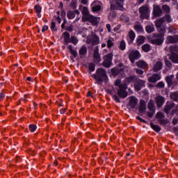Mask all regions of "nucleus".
Returning a JSON list of instances; mask_svg holds the SVG:
<instances>
[{"instance_id": "1", "label": "nucleus", "mask_w": 178, "mask_h": 178, "mask_svg": "<svg viewBox=\"0 0 178 178\" xmlns=\"http://www.w3.org/2000/svg\"><path fill=\"white\" fill-rule=\"evenodd\" d=\"M92 79H94L96 84H102V83H108L109 79H108V75H106V70L103 68H99L96 70L95 74L91 75Z\"/></svg>"}, {"instance_id": "2", "label": "nucleus", "mask_w": 178, "mask_h": 178, "mask_svg": "<svg viewBox=\"0 0 178 178\" xmlns=\"http://www.w3.org/2000/svg\"><path fill=\"white\" fill-rule=\"evenodd\" d=\"M115 86L116 87H119V89L118 90V95L120 98H126L127 97V91L126 90L127 89V85L125 83H122V81L120 79H117L115 81Z\"/></svg>"}, {"instance_id": "3", "label": "nucleus", "mask_w": 178, "mask_h": 178, "mask_svg": "<svg viewBox=\"0 0 178 178\" xmlns=\"http://www.w3.org/2000/svg\"><path fill=\"white\" fill-rule=\"evenodd\" d=\"M127 108L129 111L137 109V106H138V99H137V97L135 96H130L127 98Z\"/></svg>"}, {"instance_id": "4", "label": "nucleus", "mask_w": 178, "mask_h": 178, "mask_svg": "<svg viewBox=\"0 0 178 178\" xmlns=\"http://www.w3.org/2000/svg\"><path fill=\"white\" fill-rule=\"evenodd\" d=\"M103 59V66L107 68L111 67V66H112V60H113V54H107L106 55L104 56Z\"/></svg>"}, {"instance_id": "5", "label": "nucleus", "mask_w": 178, "mask_h": 178, "mask_svg": "<svg viewBox=\"0 0 178 178\" xmlns=\"http://www.w3.org/2000/svg\"><path fill=\"white\" fill-rule=\"evenodd\" d=\"M139 15L140 19H148L149 17V8H148V6H142L139 8Z\"/></svg>"}, {"instance_id": "6", "label": "nucleus", "mask_w": 178, "mask_h": 178, "mask_svg": "<svg viewBox=\"0 0 178 178\" xmlns=\"http://www.w3.org/2000/svg\"><path fill=\"white\" fill-rule=\"evenodd\" d=\"M163 37L161 36V35L158 33H154L153 35V39L150 40L151 44H153V45H162L163 44L164 41Z\"/></svg>"}, {"instance_id": "7", "label": "nucleus", "mask_w": 178, "mask_h": 178, "mask_svg": "<svg viewBox=\"0 0 178 178\" xmlns=\"http://www.w3.org/2000/svg\"><path fill=\"white\" fill-rule=\"evenodd\" d=\"M163 67V60L162 59L158 58L154 61L152 70L155 73L162 70Z\"/></svg>"}, {"instance_id": "8", "label": "nucleus", "mask_w": 178, "mask_h": 178, "mask_svg": "<svg viewBox=\"0 0 178 178\" xmlns=\"http://www.w3.org/2000/svg\"><path fill=\"white\" fill-rule=\"evenodd\" d=\"M82 22H89V23H90L92 26H98V23H99V17H95L92 15H90Z\"/></svg>"}, {"instance_id": "9", "label": "nucleus", "mask_w": 178, "mask_h": 178, "mask_svg": "<svg viewBox=\"0 0 178 178\" xmlns=\"http://www.w3.org/2000/svg\"><path fill=\"white\" fill-rule=\"evenodd\" d=\"M140 58H141V54L138 50H133L129 53V59L131 63H134Z\"/></svg>"}, {"instance_id": "10", "label": "nucleus", "mask_w": 178, "mask_h": 178, "mask_svg": "<svg viewBox=\"0 0 178 178\" xmlns=\"http://www.w3.org/2000/svg\"><path fill=\"white\" fill-rule=\"evenodd\" d=\"M147 109L150 111L149 112H147V116L149 118H152L154 115H155V102L154 100L150 99L148 105H147Z\"/></svg>"}, {"instance_id": "11", "label": "nucleus", "mask_w": 178, "mask_h": 178, "mask_svg": "<svg viewBox=\"0 0 178 178\" xmlns=\"http://www.w3.org/2000/svg\"><path fill=\"white\" fill-rule=\"evenodd\" d=\"M123 2H124V0H119L116 2V6H115V5L113 4H111L110 8L111 9V10H115L116 9L118 10L123 11L124 10V8H123Z\"/></svg>"}, {"instance_id": "12", "label": "nucleus", "mask_w": 178, "mask_h": 178, "mask_svg": "<svg viewBox=\"0 0 178 178\" xmlns=\"http://www.w3.org/2000/svg\"><path fill=\"white\" fill-rule=\"evenodd\" d=\"M134 87L136 91H140L141 88H144V87H145V81H143L136 78V81H135Z\"/></svg>"}, {"instance_id": "13", "label": "nucleus", "mask_w": 178, "mask_h": 178, "mask_svg": "<svg viewBox=\"0 0 178 178\" xmlns=\"http://www.w3.org/2000/svg\"><path fill=\"white\" fill-rule=\"evenodd\" d=\"M87 42L92 45H98L99 44V37L96 34L92 35L90 38L88 39Z\"/></svg>"}, {"instance_id": "14", "label": "nucleus", "mask_w": 178, "mask_h": 178, "mask_svg": "<svg viewBox=\"0 0 178 178\" xmlns=\"http://www.w3.org/2000/svg\"><path fill=\"white\" fill-rule=\"evenodd\" d=\"M134 40H136V33H134V31L130 30L127 35V40L128 44L129 45L133 44V42H134Z\"/></svg>"}, {"instance_id": "15", "label": "nucleus", "mask_w": 178, "mask_h": 178, "mask_svg": "<svg viewBox=\"0 0 178 178\" xmlns=\"http://www.w3.org/2000/svg\"><path fill=\"white\" fill-rule=\"evenodd\" d=\"M92 6V12H99L102 9V3L99 1H95Z\"/></svg>"}, {"instance_id": "16", "label": "nucleus", "mask_w": 178, "mask_h": 178, "mask_svg": "<svg viewBox=\"0 0 178 178\" xmlns=\"http://www.w3.org/2000/svg\"><path fill=\"white\" fill-rule=\"evenodd\" d=\"M166 42L167 44H176V42H178V35H175L174 36L168 35Z\"/></svg>"}, {"instance_id": "17", "label": "nucleus", "mask_w": 178, "mask_h": 178, "mask_svg": "<svg viewBox=\"0 0 178 178\" xmlns=\"http://www.w3.org/2000/svg\"><path fill=\"white\" fill-rule=\"evenodd\" d=\"M172 108H175V103L172 102H168L164 108L165 113H167V115H168V113H170V111H172Z\"/></svg>"}, {"instance_id": "18", "label": "nucleus", "mask_w": 178, "mask_h": 178, "mask_svg": "<svg viewBox=\"0 0 178 178\" xmlns=\"http://www.w3.org/2000/svg\"><path fill=\"white\" fill-rule=\"evenodd\" d=\"M76 15H80V11H79L78 10H75L74 11L70 10L67 13V17L70 20H72V19H74V17H76Z\"/></svg>"}, {"instance_id": "19", "label": "nucleus", "mask_w": 178, "mask_h": 178, "mask_svg": "<svg viewBox=\"0 0 178 178\" xmlns=\"http://www.w3.org/2000/svg\"><path fill=\"white\" fill-rule=\"evenodd\" d=\"M158 108H161L165 104V98L162 96H157L155 98Z\"/></svg>"}, {"instance_id": "20", "label": "nucleus", "mask_w": 178, "mask_h": 178, "mask_svg": "<svg viewBox=\"0 0 178 178\" xmlns=\"http://www.w3.org/2000/svg\"><path fill=\"white\" fill-rule=\"evenodd\" d=\"M153 15L156 17H159L162 15V9L159 6H154L153 9Z\"/></svg>"}, {"instance_id": "21", "label": "nucleus", "mask_w": 178, "mask_h": 178, "mask_svg": "<svg viewBox=\"0 0 178 178\" xmlns=\"http://www.w3.org/2000/svg\"><path fill=\"white\" fill-rule=\"evenodd\" d=\"M136 66L140 69H148V63L143 60H139L138 62H136Z\"/></svg>"}, {"instance_id": "22", "label": "nucleus", "mask_w": 178, "mask_h": 178, "mask_svg": "<svg viewBox=\"0 0 178 178\" xmlns=\"http://www.w3.org/2000/svg\"><path fill=\"white\" fill-rule=\"evenodd\" d=\"M136 80L137 77H136V76H131L129 77L125 78L122 84H126L127 86V85L130 84V83H136Z\"/></svg>"}, {"instance_id": "23", "label": "nucleus", "mask_w": 178, "mask_h": 178, "mask_svg": "<svg viewBox=\"0 0 178 178\" xmlns=\"http://www.w3.org/2000/svg\"><path fill=\"white\" fill-rule=\"evenodd\" d=\"M161 79V74H154L152 76L148 79L149 83H156Z\"/></svg>"}, {"instance_id": "24", "label": "nucleus", "mask_w": 178, "mask_h": 178, "mask_svg": "<svg viewBox=\"0 0 178 178\" xmlns=\"http://www.w3.org/2000/svg\"><path fill=\"white\" fill-rule=\"evenodd\" d=\"M90 11L88 10V8L83 7L82 9V21L85 19L86 18L90 16Z\"/></svg>"}, {"instance_id": "25", "label": "nucleus", "mask_w": 178, "mask_h": 178, "mask_svg": "<svg viewBox=\"0 0 178 178\" xmlns=\"http://www.w3.org/2000/svg\"><path fill=\"white\" fill-rule=\"evenodd\" d=\"M138 109H139V112L140 113L145 112V109H147V106H145V101L141 100L140 102V105H139Z\"/></svg>"}, {"instance_id": "26", "label": "nucleus", "mask_w": 178, "mask_h": 178, "mask_svg": "<svg viewBox=\"0 0 178 178\" xmlns=\"http://www.w3.org/2000/svg\"><path fill=\"white\" fill-rule=\"evenodd\" d=\"M87 47L86 46H82L81 49H79V56L80 58H84L85 55H87Z\"/></svg>"}, {"instance_id": "27", "label": "nucleus", "mask_w": 178, "mask_h": 178, "mask_svg": "<svg viewBox=\"0 0 178 178\" xmlns=\"http://www.w3.org/2000/svg\"><path fill=\"white\" fill-rule=\"evenodd\" d=\"M157 31L159 33H157L160 37H165V33H166V28L165 26H160L157 28Z\"/></svg>"}, {"instance_id": "28", "label": "nucleus", "mask_w": 178, "mask_h": 178, "mask_svg": "<svg viewBox=\"0 0 178 178\" xmlns=\"http://www.w3.org/2000/svg\"><path fill=\"white\" fill-rule=\"evenodd\" d=\"M63 40L65 42V44H70V33H69L68 32H64L63 33Z\"/></svg>"}, {"instance_id": "29", "label": "nucleus", "mask_w": 178, "mask_h": 178, "mask_svg": "<svg viewBox=\"0 0 178 178\" xmlns=\"http://www.w3.org/2000/svg\"><path fill=\"white\" fill-rule=\"evenodd\" d=\"M106 42H107V48H108V49H111L112 47H115V39H113V38H108Z\"/></svg>"}, {"instance_id": "30", "label": "nucleus", "mask_w": 178, "mask_h": 178, "mask_svg": "<svg viewBox=\"0 0 178 178\" xmlns=\"http://www.w3.org/2000/svg\"><path fill=\"white\" fill-rule=\"evenodd\" d=\"M170 60L172 63H178V54H171L170 55Z\"/></svg>"}, {"instance_id": "31", "label": "nucleus", "mask_w": 178, "mask_h": 178, "mask_svg": "<svg viewBox=\"0 0 178 178\" xmlns=\"http://www.w3.org/2000/svg\"><path fill=\"white\" fill-rule=\"evenodd\" d=\"M134 29L137 33H143L144 31V29H143V26L140 23L136 24Z\"/></svg>"}, {"instance_id": "32", "label": "nucleus", "mask_w": 178, "mask_h": 178, "mask_svg": "<svg viewBox=\"0 0 178 178\" xmlns=\"http://www.w3.org/2000/svg\"><path fill=\"white\" fill-rule=\"evenodd\" d=\"M34 10L36 12V15L38 17H41V10H42V8L40 5H35L34 6Z\"/></svg>"}, {"instance_id": "33", "label": "nucleus", "mask_w": 178, "mask_h": 178, "mask_svg": "<svg viewBox=\"0 0 178 178\" xmlns=\"http://www.w3.org/2000/svg\"><path fill=\"white\" fill-rule=\"evenodd\" d=\"M70 54L74 56V58H77L79 54L77 53V51L73 49V46L69 45L67 47Z\"/></svg>"}, {"instance_id": "34", "label": "nucleus", "mask_w": 178, "mask_h": 178, "mask_svg": "<svg viewBox=\"0 0 178 178\" xmlns=\"http://www.w3.org/2000/svg\"><path fill=\"white\" fill-rule=\"evenodd\" d=\"M145 30H146V32L148 33V34H151V33H154V31H155V28L154 27V25L152 24V25H147L146 27H145Z\"/></svg>"}, {"instance_id": "35", "label": "nucleus", "mask_w": 178, "mask_h": 178, "mask_svg": "<svg viewBox=\"0 0 178 178\" xmlns=\"http://www.w3.org/2000/svg\"><path fill=\"white\" fill-rule=\"evenodd\" d=\"M169 51L170 54H176L175 52H178V45L172 44L169 47Z\"/></svg>"}, {"instance_id": "36", "label": "nucleus", "mask_w": 178, "mask_h": 178, "mask_svg": "<svg viewBox=\"0 0 178 178\" xmlns=\"http://www.w3.org/2000/svg\"><path fill=\"white\" fill-rule=\"evenodd\" d=\"M150 127L154 131H156V133H159V131H161L162 129L159 125L154 124L152 122L150 123Z\"/></svg>"}, {"instance_id": "37", "label": "nucleus", "mask_w": 178, "mask_h": 178, "mask_svg": "<svg viewBox=\"0 0 178 178\" xmlns=\"http://www.w3.org/2000/svg\"><path fill=\"white\" fill-rule=\"evenodd\" d=\"M145 41V37L138 36L136 39L137 45H143V43Z\"/></svg>"}, {"instance_id": "38", "label": "nucleus", "mask_w": 178, "mask_h": 178, "mask_svg": "<svg viewBox=\"0 0 178 178\" xmlns=\"http://www.w3.org/2000/svg\"><path fill=\"white\" fill-rule=\"evenodd\" d=\"M163 23H165V22L163 21V18H160L156 21H155V26L156 29L159 27H162V25L163 24Z\"/></svg>"}, {"instance_id": "39", "label": "nucleus", "mask_w": 178, "mask_h": 178, "mask_svg": "<svg viewBox=\"0 0 178 178\" xmlns=\"http://www.w3.org/2000/svg\"><path fill=\"white\" fill-rule=\"evenodd\" d=\"M156 119H158V122H159V120H161L162 119H165V114H163V113L162 112H158L156 114Z\"/></svg>"}, {"instance_id": "40", "label": "nucleus", "mask_w": 178, "mask_h": 178, "mask_svg": "<svg viewBox=\"0 0 178 178\" xmlns=\"http://www.w3.org/2000/svg\"><path fill=\"white\" fill-rule=\"evenodd\" d=\"M142 50L144 52H149V51H151V45L148 44H144L143 46H142Z\"/></svg>"}, {"instance_id": "41", "label": "nucleus", "mask_w": 178, "mask_h": 178, "mask_svg": "<svg viewBox=\"0 0 178 178\" xmlns=\"http://www.w3.org/2000/svg\"><path fill=\"white\" fill-rule=\"evenodd\" d=\"M173 80V75L170 76H166L165 81L168 86V87H172V81Z\"/></svg>"}, {"instance_id": "42", "label": "nucleus", "mask_w": 178, "mask_h": 178, "mask_svg": "<svg viewBox=\"0 0 178 178\" xmlns=\"http://www.w3.org/2000/svg\"><path fill=\"white\" fill-rule=\"evenodd\" d=\"M161 19H163V22H167V23H172L173 19H172V17L170 15H165Z\"/></svg>"}, {"instance_id": "43", "label": "nucleus", "mask_w": 178, "mask_h": 178, "mask_svg": "<svg viewBox=\"0 0 178 178\" xmlns=\"http://www.w3.org/2000/svg\"><path fill=\"white\" fill-rule=\"evenodd\" d=\"M119 49L121 51H124V49H126V41H124V40L120 41Z\"/></svg>"}, {"instance_id": "44", "label": "nucleus", "mask_w": 178, "mask_h": 178, "mask_svg": "<svg viewBox=\"0 0 178 178\" xmlns=\"http://www.w3.org/2000/svg\"><path fill=\"white\" fill-rule=\"evenodd\" d=\"M50 29H51V31H58V28H56V22H55V21H54V19L51 20Z\"/></svg>"}, {"instance_id": "45", "label": "nucleus", "mask_w": 178, "mask_h": 178, "mask_svg": "<svg viewBox=\"0 0 178 178\" xmlns=\"http://www.w3.org/2000/svg\"><path fill=\"white\" fill-rule=\"evenodd\" d=\"M93 58L95 59H97V60H99L101 59V56H99V52L98 51V49L94 51Z\"/></svg>"}, {"instance_id": "46", "label": "nucleus", "mask_w": 178, "mask_h": 178, "mask_svg": "<svg viewBox=\"0 0 178 178\" xmlns=\"http://www.w3.org/2000/svg\"><path fill=\"white\" fill-rule=\"evenodd\" d=\"M170 98H171V99H173V101H177L178 100V91L171 93Z\"/></svg>"}, {"instance_id": "47", "label": "nucleus", "mask_w": 178, "mask_h": 178, "mask_svg": "<svg viewBox=\"0 0 178 178\" xmlns=\"http://www.w3.org/2000/svg\"><path fill=\"white\" fill-rule=\"evenodd\" d=\"M120 19L122 20V22H124L125 23H129V22L130 21L129 17H127L125 15H122L120 16Z\"/></svg>"}, {"instance_id": "48", "label": "nucleus", "mask_w": 178, "mask_h": 178, "mask_svg": "<svg viewBox=\"0 0 178 178\" xmlns=\"http://www.w3.org/2000/svg\"><path fill=\"white\" fill-rule=\"evenodd\" d=\"M111 74L114 77H116V76H118L119 74V69H118V68L111 69Z\"/></svg>"}, {"instance_id": "49", "label": "nucleus", "mask_w": 178, "mask_h": 178, "mask_svg": "<svg viewBox=\"0 0 178 178\" xmlns=\"http://www.w3.org/2000/svg\"><path fill=\"white\" fill-rule=\"evenodd\" d=\"M162 9L165 13H170V8L168 5H163L162 6Z\"/></svg>"}, {"instance_id": "50", "label": "nucleus", "mask_w": 178, "mask_h": 178, "mask_svg": "<svg viewBox=\"0 0 178 178\" xmlns=\"http://www.w3.org/2000/svg\"><path fill=\"white\" fill-rule=\"evenodd\" d=\"M70 42H72V44H74V45H77V44L79 43V40L76 39V37L72 36L70 38Z\"/></svg>"}, {"instance_id": "51", "label": "nucleus", "mask_w": 178, "mask_h": 178, "mask_svg": "<svg viewBox=\"0 0 178 178\" xmlns=\"http://www.w3.org/2000/svg\"><path fill=\"white\" fill-rule=\"evenodd\" d=\"M159 122L160 124L166 126V124H168V123H169V120H168L166 118L165 119L162 118L161 120H159Z\"/></svg>"}, {"instance_id": "52", "label": "nucleus", "mask_w": 178, "mask_h": 178, "mask_svg": "<svg viewBox=\"0 0 178 178\" xmlns=\"http://www.w3.org/2000/svg\"><path fill=\"white\" fill-rule=\"evenodd\" d=\"M35 130H37V125L33 124L29 125V131L31 133H34V131H35Z\"/></svg>"}, {"instance_id": "53", "label": "nucleus", "mask_w": 178, "mask_h": 178, "mask_svg": "<svg viewBox=\"0 0 178 178\" xmlns=\"http://www.w3.org/2000/svg\"><path fill=\"white\" fill-rule=\"evenodd\" d=\"M70 6L72 9H76V8H77V0H72Z\"/></svg>"}, {"instance_id": "54", "label": "nucleus", "mask_w": 178, "mask_h": 178, "mask_svg": "<svg viewBox=\"0 0 178 178\" xmlns=\"http://www.w3.org/2000/svg\"><path fill=\"white\" fill-rule=\"evenodd\" d=\"M115 17H116V13H115V11H113L109 13V15H108L109 20H113V19H115Z\"/></svg>"}, {"instance_id": "55", "label": "nucleus", "mask_w": 178, "mask_h": 178, "mask_svg": "<svg viewBox=\"0 0 178 178\" xmlns=\"http://www.w3.org/2000/svg\"><path fill=\"white\" fill-rule=\"evenodd\" d=\"M88 70H90V72H94V70H95V65L94 63H89Z\"/></svg>"}, {"instance_id": "56", "label": "nucleus", "mask_w": 178, "mask_h": 178, "mask_svg": "<svg viewBox=\"0 0 178 178\" xmlns=\"http://www.w3.org/2000/svg\"><path fill=\"white\" fill-rule=\"evenodd\" d=\"M56 105L57 106H63V100L62 99H59L56 102Z\"/></svg>"}, {"instance_id": "57", "label": "nucleus", "mask_w": 178, "mask_h": 178, "mask_svg": "<svg viewBox=\"0 0 178 178\" xmlns=\"http://www.w3.org/2000/svg\"><path fill=\"white\" fill-rule=\"evenodd\" d=\"M165 65L167 67H172V63L168 59L165 60Z\"/></svg>"}, {"instance_id": "58", "label": "nucleus", "mask_w": 178, "mask_h": 178, "mask_svg": "<svg viewBox=\"0 0 178 178\" xmlns=\"http://www.w3.org/2000/svg\"><path fill=\"white\" fill-rule=\"evenodd\" d=\"M135 71L137 73V74H139L140 76H141V74H144V71H143L138 68L135 69Z\"/></svg>"}, {"instance_id": "59", "label": "nucleus", "mask_w": 178, "mask_h": 178, "mask_svg": "<svg viewBox=\"0 0 178 178\" xmlns=\"http://www.w3.org/2000/svg\"><path fill=\"white\" fill-rule=\"evenodd\" d=\"M157 87L159 88H163L165 87V83L163 82H159L157 83Z\"/></svg>"}, {"instance_id": "60", "label": "nucleus", "mask_w": 178, "mask_h": 178, "mask_svg": "<svg viewBox=\"0 0 178 178\" xmlns=\"http://www.w3.org/2000/svg\"><path fill=\"white\" fill-rule=\"evenodd\" d=\"M113 99L114 101H115V102H120V99H119V97H118L116 95H113Z\"/></svg>"}, {"instance_id": "61", "label": "nucleus", "mask_w": 178, "mask_h": 178, "mask_svg": "<svg viewBox=\"0 0 178 178\" xmlns=\"http://www.w3.org/2000/svg\"><path fill=\"white\" fill-rule=\"evenodd\" d=\"M137 120H140V122H142V123H147V121L143 118H141L140 116L136 117Z\"/></svg>"}, {"instance_id": "62", "label": "nucleus", "mask_w": 178, "mask_h": 178, "mask_svg": "<svg viewBox=\"0 0 178 178\" xmlns=\"http://www.w3.org/2000/svg\"><path fill=\"white\" fill-rule=\"evenodd\" d=\"M63 23L61 24V29H65L66 23H67V21L66 20V18L63 19Z\"/></svg>"}, {"instance_id": "63", "label": "nucleus", "mask_w": 178, "mask_h": 178, "mask_svg": "<svg viewBox=\"0 0 178 178\" xmlns=\"http://www.w3.org/2000/svg\"><path fill=\"white\" fill-rule=\"evenodd\" d=\"M81 3H82V5H87L88 3V0H79Z\"/></svg>"}, {"instance_id": "64", "label": "nucleus", "mask_w": 178, "mask_h": 178, "mask_svg": "<svg viewBox=\"0 0 178 178\" xmlns=\"http://www.w3.org/2000/svg\"><path fill=\"white\" fill-rule=\"evenodd\" d=\"M106 29H107L108 33H111V25H110L109 24H107L106 25Z\"/></svg>"}]
</instances>
